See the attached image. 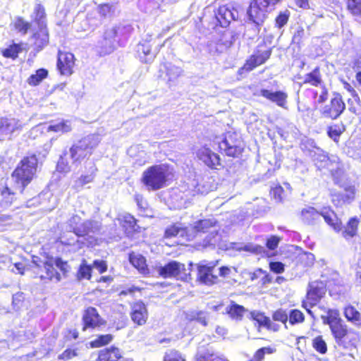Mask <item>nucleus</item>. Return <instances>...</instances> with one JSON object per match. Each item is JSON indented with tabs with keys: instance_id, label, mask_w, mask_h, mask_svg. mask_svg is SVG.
I'll return each mask as SVG.
<instances>
[{
	"instance_id": "23",
	"label": "nucleus",
	"mask_w": 361,
	"mask_h": 361,
	"mask_svg": "<svg viewBox=\"0 0 361 361\" xmlns=\"http://www.w3.org/2000/svg\"><path fill=\"white\" fill-rule=\"evenodd\" d=\"M119 225L127 236L133 235L140 232V227L137 225V219L131 214H126L118 218Z\"/></svg>"
},
{
	"instance_id": "37",
	"label": "nucleus",
	"mask_w": 361,
	"mask_h": 361,
	"mask_svg": "<svg viewBox=\"0 0 361 361\" xmlns=\"http://www.w3.org/2000/svg\"><path fill=\"white\" fill-rule=\"evenodd\" d=\"M32 22L37 26L47 25V13L42 4H37L35 5L33 11Z\"/></svg>"
},
{
	"instance_id": "46",
	"label": "nucleus",
	"mask_w": 361,
	"mask_h": 361,
	"mask_svg": "<svg viewBox=\"0 0 361 361\" xmlns=\"http://www.w3.org/2000/svg\"><path fill=\"white\" fill-rule=\"evenodd\" d=\"M288 322L292 326L302 324L305 320V314L298 309L290 310L288 312Z\"/></svg>"
},
{
	"instance_id": "10",
	"label": "nucleus",
	"mask_w": 361,
	"mask_h": 361,
	"mask_svg": "<svg viewBox=\"0 0 361 361\" xmlns=\"http://www.w3.org/2000/svg\"><path fill=\"white\" fill-rule=\"evenodd\" d=\"M158 274L164 279L174 278L182 281H188L191 279L190 274L188 272L185 265L175 260L159 267Z\"/></svg>"
},
{
	"instance_id": "18",
	"label": "nucleus",
	"mask_w": 361,
	"mask_h": 361,
	"mask_svg": "<svg viewBox=\"0 0 361 361\" xmlns=\"http://www.w3.org/2000/svg\"><path fill=\"white\" fill-rule=\"evenodd\" d=\"M32 47L35 52L38 53L44 49L49 43V32L48 25L37 26L31 35Z\"/></svg>"
},
{
	"instance_id": "42",
	"label": "nucleus",
	"mask_w": 361,
	"mask_h": 361,
	"mask_svg": "<svg viewBox=\"0 0 361 361\" xmlns=\"http://www.w3.org/2000/svg\"><path fill=\"white\" fill-rule=\"evenodd\" d=\"M72 130L71 125L68 121L63 120L55 124H51L47 127V132L67 133Z\"/></svg>"
},
{
	"instance_id": "62",
	"label": "nucleus",
	"mask_w": 361,
	"mask_h": 361,
	"mask_svg": "<svg viewBox=\"0 0 361 361\" xmlns=\"http://www.w3.org/2000/svg\"><path fill=\"white\" fill-rule=\"evenodd\" d=\"M180 71L178 68L173 66L171 68H166V75L169 77V80H173L174 79H176L180 75Z\"/></svg>"
},
{
	"instance_id": "17",
	"label": "nucleus",
	"mask_w": 361,
	"mask_h": 361,
	"mask_svg": "<svg viewBox=\"0 0 361 361\" xmlns=\"http://www.w3.org/2000/svg\"><path fill=\"white\" fill-rule=\"evenodd\" d=\"M97 361H134L126 355L118 347L111 345L101 350L98 353Z\"/></svg>"
},
{
	"instance_id": "40",
	"label": "nucleus",
	"mask_w": 361,
	"mask_h": 361,
	"mask_svg": "<svg viewBox=\"0 0 361 361\" xmlns=\"http://www.w3.org/2000/svg\"><path fill=\"white\" fill-rule=\"evenodd\" d=\"M321 88V91L319 93L317 90L307 89V92L310 93L311 97L318 104H323L325 102L329 95V89L326 85L319 86Z\"/></svg>"
},
{
	"instance_id": "44",
	"label": "nucleus",
	"mask_w": 361,
	"mask_h": 361,
	"mask_svg": "<svg viewBox=\"0 0 361 361\" xmlns=\"http://www.w3.org/2000/svg\"><path fill=\"white\" fill-rule=\"evenodd\" d=\"M215 224V221L212 219H200L195 223L193 230L196 233H207Z\"/></svg>"
},
{
	"instance_id": "3",
	"label": "nucleus",
	"mask_w": 361,
	"mask_h": 361,
	"mask_svg": "<svg viewBox=\"0 0 361 361\" xmlns=\"http://www.w3.org/2000/svg\"><path fill=\"white\" fill-rule=\"evenodd\" d=\"M39 161L35 153L23 156L11 173L16 188L21 194L26 188L37 178Z\"/></svg>"
},
{
	"instance_id": "60",
	"label": "nucleus",
	"mask_w": 361,
	"mask_h": 361,
	"mask_svg": "<svg viewBox=\"0 0 361 361\" xmlns=\"http://www.w3.org/2000/svg\"><path fill=\"white\" fill-rule=\"evenodd\" d=\"M92 267L96 268L99 274H103L107 271V264L104 260L96 259L93 261Z\"/></svg>"
},
{
	"instance_id": "48",
	"label": "nucleus",
	"mask_w": 361,
	"mask_h": 361,
	"mask_svg": "<svg viewBox=\"0 0 361 361\" xmlns=\"http://www.w3.org/2000/svg\"><path fill=\"white\" fill-rule=\"evenodd\" d=\"M80 350L76 347H69L64 350L57 357L59 361H68L79 356Z\"/></svg>"
},
{
	"instance_id": "33",
	"label": "nucleus",
	"mask_w": 361,
	"mask_h": 361,
	"mask_svg": "<svg viewBox=\"0 0 361 361\" xmlns=\"http://www.w3.org/2000/svg\"><path fill=\"white\" fill-rule=\"evenodd\" d=\"M346 130V127L343 122L332 123L327 126L326 134L329 138L338 143L341 135Z\"/></svg>"
},
{
	"instance_id": "25",
	"label": "nucleus",
	"mask_w": 361,
	"mask_h": 361,
	"mask_svg": "<svg viewBox=\"0 0 361 361\" xmlns=\"http://www.w3.org/2000/svg\"><path fill=\"white\" fill-rule=\"evenodd\" d=\"M0 207L2 209L10 207L18 200L16 192L13 191L11 188L5 185L0 189Z\"/></svg>"
},
{
	"instance_id": "2",
	"label": "nucleus",
	"mask_w": 361,
	"mask_h": 361,
	"mask_svg": "<svg viewBox=\"0 0 361 361\" xmlns=\"http://www.w3.org/2000/svg\"><path fill=\"white\" fill-rule=\"evenodd\" d=\"M32 264L35 278L45 283L61 281L63 278L68 276L71 269L68 262L61 257L47 255L44 261L40 259H33Z\"/></svg>"
},
{
	"instance_id": "24",
	"label": "nucleus",
	"mask_w": 361,
	"mask_h": 361,
	"mask_svg": "<svg viewBox=\"0 0 361 361\" xmlns=\"http://www.w3.org/2000/svg\"><path fill=\"white\" fill-rule=\"evenodd\" d=\"M325 222L336 231H340L342 226L341 221L331 207H324L319 212Z\"/></svg>"
},
{
	"instance_id": "9",
	"label": "nucleus",
	"mask_w": 361,
	"mask_h": 361,
	"mask_svg": "<svg viewBox=\"0 0 361 361\" xmlns=\"http://www.w3.org/2000/svg\"><path fill=\"white\" fill-rule=\"evenodd\" d=\"M326 285L324 282L316 281L310 283L305 295V299L302 301L301 306L306 312L312 315L311 308L318 305L322 298L326 294Z\"/></svg>"
},
{
	"instance_id": "21",
	"label": "nucleus",
	"mask_w": 361,
	"mask_h": 361,
	"mask_svg": "<svg viewBox=\"0 0 361 361\" xmlns=\"http://www.w3.org/2000/svg\"><path fill=\"white\" fill-rule=\"evenodd\" d=\"M259 95L282 108H285L287 104L288 94L283 91L272 92L267 89H261Z\"/></svg>"
},
{
	"instance_id": "34",
	"label": "nucleus",
	"mask_w": 361,
	"mask_h": 361,
	"mask_svg": "<svg viewBox=\"0 0 361 361\" xmlns=\"http://www.w3.org/2000/svg\"><path fill=\"white\" fill-rule=\"evenodd\" d=\"M217 144L219 145V150L222 149L221 145L225 146L224 150L228 157L238 158L242 155L243 152V148L240 146L230 145L226 137L223 138L221 141L217 142Z\"/></svg>"
},
{
	"instance_id": "47",
	"label": "nucleus",
	"mask_w": 361,
	"mask_h": 361,
	"mask_svg": "<svg viewBox=\"0 0 361 361\" xmlns=\"http://www.w3.org/2000/svg\"><path fill=\"white\" fill-rule=\"evenodd\" d=\"M345 2L347 11L353 16H361V0H345Z\"/></svg>"
},
{
	"instance_id": "8",
	"label": "nucleus",
	"mask_w": 361,
	"mask_h": 361,
	"mask_svg": "<svg viewBox=\"0 0 361 361\" xmlns=\"http://www.w3.org/2000/svg\"><path fill=\"white\" fill-rule=\"evenodd\" d=\"M271 54L272 47H269L267 42H262L257 46L253 54L247 58L241 68L246 72H250L264 64L270 59Z\"/></svg>"
},
{
	"instance_id": "58",
	"label": "nucleus",
	"mask_w": 361,
	"mask_h": 361,
	"mask_svg": "<svg viewBox=\"0 0 361 361\" xmlns=\"http://www.w3.org/2000/svg\"><path fill=\"white\" fill-rule=\"evenodd\" d=\"M269 269L275 274H282L285 271V265L281 262H270Z\"/></svg>"
},
{
	"instance_id": "64",
	"label": "nucleus",
	"mask_w": 361,
	"mask_h": 361,
	"mask_svg": "<svg viewBox=\"0 0 361 361\" xmlns=\"http://www.w3.org/2000/svg\"><path fill=\"white\" fill-rule=\"evenodd\" d=\"M142 290V288H139V287H136V286H131L125 290H123L121 292V295H133L135 292H141Z\"/></svg>"
},
{
	"instance_id": "15",
	"label": "nucleus",
	"mask_w": 361,
	"mask_h": 361,
	"mask_svg": "<svg viewBox=\"0 0 361 361\" xmlns=\"http://www.w3.org/2000/svg\"><path fill=\"white\" fill-rule=\"evenodd\" d=\"M315 165L321 171L326 170L333 177L336 183L340 181L343 171L337 162L331 160L327 156L321 155L317 159Z\"/></svg>"
},
{
	"instance_id": "28",
	"label": "nucleus",
	"mask_w": 361,
	"mask_h": 361,
	"mask_svg": "<svg viewBox=\"0 0 361 361\" xmlns=\"http://www.w3.org/2000/svg\"><path fill=\"white\" fill-rule=\"evenodd\" d=\"M128 260L130 264L140 273L145 275L149 274L148 265L145 257L139 253L130 252L128 254Z\"/></svg>"
},
{
	"instance_id": "39",
	"label": "nucleus",
	"mask_w": 361,
	"mask_h": 361,
	"mask_svg": "<svg viewBox=\"0 0 361 361\" xmlns=\"http://www.w3.org/2000/svg\"><path fill=\"white\" fill-rule=\"evenodd\" d=\"M18 128L13 124L12 121L7 117H0V140L5 135H11Z\"/></svg>"
},
{
	"instance_id": "57",
	"label": "nucleus",
	"mask_w": 361,
	"mask_h": 361,
	"mask_svg": "<svg viewBox=\"0 0 361 361\" xmlns=\"http://www.w3.org/2000/svg\"><path fill=\"white\" fill-rule=\"evenodd\" d=\"M283 192H284V190H283V187L279 184H277L274 187L271 188V189L270 190V195L276 200H278V201L282 200V195L283 194Z\"/></svg>"
},
{
	"instance_id": "43",
	"label": "nucleus",
	"mask_w": 361,
	"mask_h": 361,
	"mask_svg": "<svg viewBox=\"0 0 361 361\" xmlns=\"http://www.w3.org/2000/svg\"><path fill=\"white\" fill-rule=\"evenodd\" d=\"M92 265L87 264L86 261L83 259L77 271L76 277L78 280H90L92 277Z\"/></svg>"
},
{
	"instance_id": "59",
	"label": "nucleus",
	"mask_w": 361,
	"mask_h": 361,
	"mask_svg": "<svg viewBox=\"0 0 361 361\" xmlns=\"http://www.w3.org/2000/svg\"><path fill=\"white\" fill-rule=\"evenodd\" d=\"M280 238L276 235H271L266 241V247L269 250H274L277 248Z\"/></svg>"
},
{
	"instance_id": "45",
	"label": "nucleus",
	"mask_w": 361,
	"mask_h": 361,
	"mask_svg": "<svg viewBox=\"0 0 361 361\" xmlns=\"http://www.w3.org/2000/svg\"><path fill=\"white\" fill-rule=\"evenodd\" d=\"M97 169L94 167L89 173L82 174L75 180V187L78 188H83L85 185L93 182L95 177Z\"/></svg>"
},
{
	"instance_id": "14",
	"label": "nucleus",
	"mask_w": 361,
	"mask_h": 361,
	"mask_svg": "<svg viewBox=\"0 0 361 361\" xmlns=\"http://www.w3.org/2000/svg\"><path fill=\"white\" fill-rule=\"evenodd\" d=\"M75 58L73 54L59 50L57 52L56 68L61 75L69 76L74 72Z\"/></svg>"
},
{
	"instance_id": "5",
	"label": "nucleus",
	"mask_w": 361,
	"mask_h": 361,
	"mask_svg": "<svg viewBox=\"0 0 361 361\" xmlns=\"http://www.w3.org/2000/svg\"><path fill=\"white\" fill-rule=\"evenodd\" d=\"M99 141L93 135H89L74 142L69 149L70 157L73 164H79L93 154Z\"/></svg>"
},
{
	"instance_id": "32",
	"label": "nucleus",
	"mask_w": 361,
	"mask_h": 361,
	"mask_svg": "<svg viewBox=\"0 0 361 361\" xmlns=\"http://www.w3.org/2000/svg\"><path fill=\"white\" fill-rule=\"evenodd\" d=\"M194 361H228L219 357L211 348L206 346L202 350H199L195 355Z\"/></svg>"
},
{
	"instance_id": "29",
	"label": "nucleus",
	"mask_w": 361,
	"mask_h": 361,
	"mask_svg": "<svg viewBox=\"0 0 361 361\" xmlns=\"http://www.w3.org/2000/svg\"><path fill=\"white\" fill-rule=\"evenodd\" d=\"M320 214L313 207L304 208L300 212L301 221L307 225H314L319 219Z\"/></svg>"
},
{
	"instance_id": "52",
	"label": "nucleus",
	"mask_w": 361,
	"mask_h": 361,
	"mask_svg": "<svg viewBox=\"0 0 361 361\" xmlns=\"http://www.w3.org/2000/svg\"><path fill=\"white\" fill-rule=\"evenodd\" d=\"M163 361H186L184 355L178 350L171 349L167 350L163 358Z\"/></svg>"
},
{
	"instance_id": "38",
	"label": "nucleus",
	"mask_w": 361,
	"mask_h": 361,
	"mask_svg": "<svg viewBox=\"0 0 361 361\" xmlns=\"http://www.w3.org/2000/svg\"><path fill=\"white\" fill-rule=\"evenodd\" d=\"M49 75V71L47 69L42 68L35 71V73L30 75L26 82L32 86L35 87L39 85L44 79Z\"/></svg>"
},
{
	"instance_id": "31",
	"label": "nucleus",
	"mask_w": 361,
	"mask_h": 361,
	"mask_svg": "<svg viewBox=\"0 0 361 361\" xmlns=\"http://www.w3.org/2000/svg\"><path fill=\"white\" fill-rule=\"evenodd\" d=\"M11 26L16 33L25 35L30 30L31 23L25 20L23 16H17L11 23Z\"/></svg>"
},
{
	"instance_id": "22",
	"label": "nucleus",
	"mask_w": 361,
	"mask_h": 361,
	"mask_svg": "<svg viewBox=\"0 0 361 361\" xmlns=\"http://www.w3.org/2000/svg\"><path fill=\"white\" fill-rule=\"evenodd\" d=\"M215 264L199 265L197 267V279L207 285H213L217 282L218 277L213 274Z\"/></svg>"
},
{
	"instance_id": "55",
	"label": "nucleus",
	"mask_w": 361,
	"mask_h": 361,
	"mask_svg": "<svg viewBox=\"0 0 361 361\" xmlns=\"http://www.w3.org/2000/svg\"><path fill=\"white\" fill-rule=\"evenodd\" d=\"M74 233L78 237H85L90 232V228L87 223H82L80 226L73 228Z\"/></svg>"
},
{
	"instance_id": "11",
	"label": "nucleus",
	"mask_w": 361,
	"mask_h": 361,
	"mask_svg": "<svg viewBox=\"0 0 361 361\" xmlns=\"http://www.w3.org/2000/svg\"><path fill=\"white\" fill-rule=\"evenodd\" d=\"M106 325V321L101 316L99 311L92 306L84 309L82 315V330L100 329Z\"/></svg>"
},
{
	"instance_id": "12",
	"label": "nucleus",
	"mask_w": 361,
	"mask_h": 361,
	"mask_svg": "<svg viewBox=\"0 0 361 361\" xmlns=\"http://www.w3.org/2000/svg\"><path fill=\"white\" fill-rule=\"evenodd\" d=\"M219 25L222 27H228L232 21L239 18L238 9L233 4L219 6L214 13Z\"/></svg>"
},
{
	"instance_id": "20",
	"label": "nucleus",
	"mask_w": 361,
	"mask_h": 361,
	"mask_svg": "<svg viewBox=\"0 0 361 361\" xmlns=\"http://www.w3.org/2000/svg\"><path fill=\"white\" fill-rule=\"evenodd\" d=\"M356 190L354 185L344 188L342 192H336L331 195V202L336 207H341L349 204L355 200Z\"/></svg>"
},
{
	"instance_id": "27",
	"label": "nucleus",
	"mask_w": 361,
	"mask_h": 361,
	"mask_svg": "<svg viewBox=\"0 0 361 361\" xmlns=\"http://www.w3.org/2000/svg\"><path fill=\"white\" fill-rule=\"evenodd\" d=\"M343 315L355 328H361V312L353 305L348 304L343 309Z\"/></svg>"
},
{
	"instance_id": "19",
	"label": "nucleus",
	"mask_w": 361,
	"mask_h": 361,
	"mask_svg": "<svg viewBox=\"0 0 361 361\" xmlns=\"http://www.w3.org/2000/svg\"><path fill=\"white\" fill-rule=\"evenodd\" d=\"M250 319L255 322L258 328H265L269 331L278 332L281 326L274 322L264 312L252 311L250 312Z\"/></svg>"
},
{
	"instance_id": "51",
	"label": "nucleus",
	"mask_w": 361,
	"mask_h": 361,
	"mask_svg": "<svg viewBox=\"0 0 361 361\" xmlns=\"http://www.w3.org/2000/svg\"><path fill=\"white\" fill-rule=\"evenodd\" d=\"M288 313L286 312L285 309L278 308L273 311L271 314V320L274 322H281L284 325H286L288 320Z\"/></svg>"
},
{
	"instance_id": "13",
	"label": "nucleus",
	"mask_w": 361,
	"mask_h": 361,
	"mask_svg": "<svg viewBox=\"0 0 361 361\" xmlns=\"http://www.w3.org/2000/svg\"><path fill=\"white\" fill-rule=\"evenodd\" d=\"M196 154L198 159L208 168L212 170H219L223 168L220 156L212 152L207 145L201 147L197 151Z\"/></svg>"
},
{
	"instance_id": "63",
	"label": "nucleus",
	"mask_w": 361,
	"mask_h": 361,
	"mask_svg": "<svg viewBox=\"0 0 361 361\" xmlns=\"http://www.w3.org/2000/svg\"><path fill=\"white\" fill-rule=\"evenodd\" d=\"M257 272L264 274V276L262 279V285H265V284L271 283V281H272L271 277L262 269L259 268V269H257Z\"/></svg>"
},
{
	"instance_id": "49",
	"label": "nucleus",
	"mask_w": 361,
	"mask_h": 361,
	"mask_svg": "<svg viewBox=\"0 0 361 361\" xmlns=\"http://www.w3.org/2000/svg\"><path fill=\"white\" fill-rule=\"evenodd\" d=\"M312 345L313 348L319 354H326L328 350L327 344L321 335L316 336L312 340Z\"/></svg>"
},
{
	"instance_id": "54",
	"label": "nucleus",
	"mask_w": 361,
	"mask_h": 361,
	"mask_svg": "<svg viewBox=\"0 0 361 361\" xmlns=\"http://www.w3.org/2000/svg\"><path fill=\"white\" fill-rule=\"evenodd\" d=\"M181 231V228L177 225V224H173L169 226L164 231V237L165 238H171L177 236L180 231Z\"/></svg>"
},
{
	"instance_id": "30",
	"label": "nucleus",
	"mask_w": 361,
	"mask_h": 361,
	"mask_svg": "<svg viewBox=\"0 0 361 361\" xmlns=\"http://www.w3.org/2000/svg\"><path fill=\"white\" fill-rule=\"evenodd\" d=\"M247 312L245 307L243 305L231 301L230 305L226 308V314H227L231 319L235 321H241Z\"/></svg>"
},
{
	"instance_id": "41",
	"label": "nucleus",
	"mask_w": 361,
	"mask_h": 361,
	"mask_svg": "<svg viewBox=\"0 0 361 361\" xmlns=\"http://www.w3.org/2000/svg\"><path fill=\"white\" fill-rule=\"evenodd\" d=\"M114 339V336L110 334H99L90 342V345L93 348H99L109 345Z\"/></svg>"
},
{
	"instance_id": "50",
	"label": "nucleus",
	"mask_w": 361,
	"mask_h": 361,
	"mask_svg": "<svg viewBox=\"0 0 361 361\" xmlns=\"http://www.w3.org/2000/svg\"><path fill=\"white\" fill-rule=\"evenodd\" d=\"M290 13L288 10L281 11L274 19V26L278 29L283 27L288 22Z\"/></svg>"
},
{
	"instance_id": "26",
	"label": "nucleus",
	"mask_w": 361,
	"mask_h": 361,
	"mask_svg": "<svg viewBox=\"0 0 361 361\" xmlns=\"http://www.w3.org/2000/svg\"><path fill=\"white\" fill-rule=\"evenodd\" d=\"M302 84L312 87L326 85L323 80L320 67L316 66L310 72L307 73L304 76Z\"/></svg>"
},
{
	"instance_id": "16",
	"label": "nucleus",
	"mask_w": 361,
	"mask_h": 361,
	"mask_svg": "<svg viewBox=\"0 0 361 361\" xmlns=\"http://www.w3.org/2000/svg\"><path fill=\"white\" fill-rule=\"evenodd\" d=\"M130 316L132 322L137 326L146 324L149 313L145 303L140 300L130 305Z\"/></svg>"
},
{
	"instance_id": "61",
	"label": "nucleus",
	"mask_w": 361,
	"mask_h": 361,
	"mask_svg": "<svg viewBox=\"0 0 361 361\" xmlns=\"http://www.w3.org/2000/svg\"><path fill=\"white\" fill-rule=\"evenodd\" d=\"M113 12L112 6L109 4H103L99 6V13L101 16L106 17Z\"/></svg>"
},
{
	"instance_id": "56",
	"label": "nucleus",
	"mask_w": 361,
	"mask_h": 361,
	"mask_svg": "<svg viewBox=\"0 0 361 361\" xmlns=\"http://www.w3.org/2000/svg\"><path fill=\"white\" fill-rule=\"evenodd\" d=\"M79 331L76 329H67L63 334V340L65 342H69L72 340H76L79 338Z\"/></svg>"
},
{
	"instance_id": "36",
	"label": "nucleus",
	"mask_w": 361,
	"mask_h": 361,
	"mask_svg": "<svg viewBox=\"0 0 361 361\" xmlns=\"http://www.w3.org/2000/svg\"><path fill=\"white\" fill-rule=\"evenodd\" d=\"M23 43H13L6 48L1 50V55L6 59L16 60L20 53L23 51Z\"/></svg>"
},
{
	"instance_id": "6",
	"label": "nucleus",
	"mask_w": 361,
	"mask_h": 361,
	"mask_svg": "<svg viewBox=\"0 0 361 361\" xmlns=\"http://www.w3.org/2000/svg\"><path fill=\"white\" fill-rule=\"evenodd\" d=\"M281 0H251L247 9V15L249 20L257 26H261L268 17L270 10Z\"/></svg>"
},
{
	"instance_id": "1",
	"label": "nucleus",
	"mask_w": 361,
	"mask_h": 361,
	"mask_svg": "<svg viewBox=\"0 0 361 361\" xmlns=\"http://www.w3.org/2000/svg\"><path fill=\"white\" fill-rule=\"evenodd\" d=\"M323 322L329 325L335 343L341 349L353 350L357 348L361 341L359 331L349 328L340 316L339 311L329 309L326 315L322 317Z\"/></svg>"
},
{
	"instance_id": "35",
	"label": "nucleus",
	"mask_w": 361,
	"mask_h": 361,
	"mask_svg": "<svg viewBox=\"0 0 361 361\" xmlns=\"http://www.w3.org/2000/svg\"><path fill=\"white\" fill-rule=\"evenodd\" d=\"M359 224L360 221L356 216L350 218L342 232L343 237L345 239H350L356 236Z\"/></svg>"
},
{
	"instance_id": "4",
	"label": "nucleus",
	"mask_w": 361,
	"mask_h": 361,
	"mask_svg": "<svg viewBox=\"0 0 361 361\" xmlns=\"http://www.w3.org/2000/svg\"><path fill=\"white\" fill-rule=\"evenodd\" d=\"M167 167L162 164H155L144 171L141 181L149 190H158L167 185L169 180Z\"/></svg>"
},
{
	"instance_id": "53",
	"label": "nucleus",
	"mask_w": 361,
	"mask_h": 361,
	"mask_svg": "<svg viewBox=\"0 0 361 361\" xmlns=\"http://www.w3.org/2000/svg\"><path fill=\"white\" fill-rule=\"evenodd\" d=\"M276 352V349L272 346L262 347L257 350L253 355V358L256 361H263L266 354L270 355Z\"/></svg>"
},
{
	"instance_id": "7",
	"label": "nucleus",
	"mask_w": 361,
	"mask_h": 361,
	"mask_svg": "<svg viewBox=\"0 0 361 361\" xmlns=\"http://www.w3.org/2000/svg\"><path fill=\"white\" fill-rule=\"evenodd\" d=\"M346 104L338 92H333L328 104H325L320 110V116L327 120H336L345 112Z\"/></svg>"
}]
</instances>
